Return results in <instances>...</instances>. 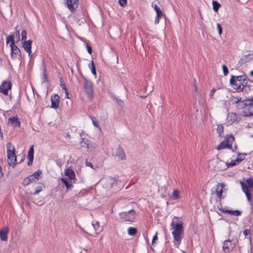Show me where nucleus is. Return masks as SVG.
I'll use <instances>...</instances> for the list:
<instances>
[{
    "label": "nucleus",
    "instance_id": "23",
    "mask_svg": "<svg viewBox=\"0 0 253 253\" xmlns=\"http://www.w3.org/2000/svg\"><path fill=\"white\" fill-rule=\"evenodd\" d=\"M242 114L244 117L253 116V106L245 108L242 112Z\"/></svg>",
    "mask_w": 253,
    "mask_h": 253
},
{
    "label": "nucleus",
    "instance_id": "20",
    "mask_svg": "<svg viewBox=\"0 0 253 253\" xmlns=\"http://www.w3.org/2000/svg\"><path fill=\"white\" fill-rule=\"evenodd\" d=\"M65 174L71 180H74L76 179L75 173L70 167L67 168V169L65 170Z\"/></svg>",
    "mask_w": 253,
    "mask_h": 253
},
{
    "label": "nucleus",
    "instance_id": "53",
    "mask_svg": "<svg viewBox=\"0 0 253 253\" xmlns=\"http://www.w3.org/2000/svg\"><path fill=\"white\" fill-rule=\"evenodd\" d=\"M250 233V231L248 229H245L244 231H243V234L245 236H247Z\"/></svg>",
    "mask_w": 253,
    "mask_h": 253
},
{
    "label": "nucleus",
    "instance_id": "14",
    "mask_svg": "<svg viewBox=\"0 0 253 253\" xmlns=\"http://www.w3.org/2000/svg\"><path fill=\"white\" fill-rule=\"evenodd\" d=\"M253 59V54H249L248 55H245L242 57L239 60L238 64L240 66H242L244 64L250 61Z\"/></svg>",
    "mask_w": 253,
    "mask_h": 253
},
{
    "label": "nucleus",
    "instance_id": "18",
    "mask_svg": "<svg viewBox=\"0 0 253 253\" xmlns=\"http://www.w3.org/2000/svg\"><path fill=\"white\" fill-rule=\"evenodd\" d=\"M32 41L31 40H28L27 41H24L23 44V47L25 50L28 53L29 55H31V47H32Z\"/></svg>",
    "mask_w": 253,
    "mask_h": 253
},
{
    "label": "nucleus",
    "instance_id": "3",
    "mask_svg": "<svg viewBox=\"0 0 253 253\" xmlns=\"http://www.w3.org/2000/svg\"><path fill=\"white\" fill-rule=\"evenodd\" d=\"M15 148L13 145L9 143L7 145V155L8 164L10 166H13L16 164V156L15 153Z\"/></svg>",
    "mask_w": 253,
    "mask_h": 253
},
{
    "label": "nucleus",
    "instance_id": "48",
    "mask_svg": "<svg viewBox=\"0 0 253 253\" xmlns=\"http://www.w3.org/2000/svg\"><path fill=\"white\" fill-rule=\"evenodd\" d=\"M42 190V187L40 186L36 187L35 192L33 193L34 195H37Z\"/></svg>",
    "mask_w": 253,
    "mask_h": 253
},
{
    "label": "nucleus",
    "instance_id": "17",
    "mask_svg": "<svg viewBox=\"0 0 253 253\" xmlns=\"http://www.w3.org/2000/svg\"><path fill=\"white\" fill-rule=\"evenodd\" d=\"M116 156L121 160H125L126 159V154L124 149L119 147L116 152Z\"/></svg>",
    "mask_w": 253,
    "mask_h": 253
},
{
    "label": "nucleus",
    "instance_id": "45",
    "mask_svg": "<svg viewBox=\"0 0 253 253\" xmlns=\"http://www.w3.org/2000/svg\"><path fill=\"white\" fill-rule=\"evenodd\" d=\"M119 4L122 7H125L127 4V0H119Z\"/></svg>",
    "mask_w": 253,
    "mask_h": 253
},
{
    "label": "nucleus",
    "instance_id": "51",
    "mask_svg": "<svg viewBox=\"0 0 253 253\" xmlns=\"http://www.w3.org/2000/svg\"><path fill=\"white\" fill-rule=\"evenodd\" d=\"M158 240V236H157V233L153 236L152 241V244L153 245H154L155 241Z\"/></svg>",
    "mask_w": 253,
    "mask_h": 253
},
{
    "label": "nucleus",
    "instance_id": "27",
    "mask_svg": "<svg viewBox=\"0 0 253 253\" xmlns=\"http://www.w3.org/2000/svg\"><path fill=\"white\" fill-rule=\"evenodd\" d=\"M61 181L65 184L67 190L71 189L73 187L72 183L69 182V180L67 178H62Z\"/></svg>",
    "mask_w": 253,
    "mask_h": 253
},
{
    "label": "nucleus",
    "instance_id": "30",
    "mask_svg": "<svg viewBox=\"0 0 253 253\" xmlns=\"http://www.w3.org/2000/svg\"><path fill=\"white\" fill-rule=\"evenodd\" d=\"M179 198V196L178 190L177 189H174L172 193V195L170 196V198L172 200H176V199H178Z\"/></svg>",
    "mask_w": 253,
    "mask_h": 253
},
{
    "label": "nucleus",
    "instance_id": "44",
    "mask_svg": "<svg viewBox=\"0 0 253 253\" xmlns=\"http://www.w3.org/2000/svg\"><path fill=\"white\" fill-rule=\"evenodd\" d=\"M222 68L224 75L227 76L229 73L227 67L225 65H223Z\"/></svg>",
    "mask_w": 253,
    "mask_h": 253
},
{
    "label": "nucleus",
    "instance_id": "29",
    "mask_svg": "<svg viewBox=\"0 0 253 253\" xmlns=\"http://www.w3.org/2000/svg\"><path fill=\"white\" fill-rule=\"evenodd\" d=\"M213 9L215 12H217L221 7V4L217 1L212 0V1Z\"/></svg>",
    "mask_w": 253,
    "mask_h": 253
},
{
    "label": "nucleus",
    "instance_id": "43",
    "mask_svg": "<svg viewBox=\"0 0 253 253\" xmlns=\"http://www.w3.org/2000/svg\"><path fill=\"white\" fill-rule=\"evenodd\" d=\"M27 32L25 30H23L22 31V32H21V37H22V38H21V40L22 41H26V39H27Z\"/></svg>",
    "mask_w": 253,
    "mask_h": 253
},
{
    "label": "nucleus",
    "instance_id": "37",
    "mask_svg": "<svg viewBox=\"0 0 253 253\" xmlns=\"http://www.w3.org/2000/svg\"><path fill=\"white\" fill-rule=\"evenodd\" d=\"M33 182L30 177L28 176L25 178L22 182L23 185L26 186L28 185L30 183Z\"/></svg>",
    "mask_w": 253,
    "mask_h": 253
},
{
    "label": "nucleus",
    "instance_id": "54",
    "mask_svg": "<svg viewBox=\"0 0 253 253\" xmlns=\"http://www.w3.org/2000/svg\"><path fill=\"white\" fill-rule=\"evenodd\" d=\"M246 194V196L248 201L249 202H251L252 198H251V196L250 194H249V192L247 193V194Z\"/></svg>",
    "mask_w": 253,
    "mask_h": 253
},
{
    "label": "nucleus",
    "instance_id": "13",
    "mask_svg": "<svg viewBox=\"0 0 253 253\" xmlns=\"http://www.w3.org/2000/svg\"><path fill=\"white\" fill-rule=\"evenodd\" d=\"M66 4L68 8L73 12L78 6V0H67Z\"/></svg>",
    "mask_w": 253,
    "mask_h": 253
},
{
    "label": "nucleus",
    "instance_id": "10",
    "mask_svg": "<svg viewBox=\"0 0 253 253\" xmlns=\"http://www.w3.org/2000/svg\"><path fill=\"white\" fill-rule=\"evenodd\" d=\"M8 124L10 125L14 128L19 127L20 126V123L17 116L10 117L8 119Z\"/></svg>",
    "mask_w": 253,
    "mask_h": 253
},
{
    "label": "nucleus",
    "instance_id": "12",
    "mask_svg": "<svg viewBox=\"0 0 253 253\" xmlns=\"http://www.w3.org/2000/svg\"><path fill=\"white\" fill-rule=\"evenodd\" d=\"M60 97L57 94L52 95L51 97V107L53 109H57L59 107Z\"/></svg>",
    "mask_w": 253,
    "mask_h": 253
},
{
    "label": "nucleus",
    "instance_id": "46",
    "mask_svg": "<svg viewBox=\"0 0 253 253\" xmlns=\"http://www.w3.org/2000/svg\"><path fill=\"white\" fill-rule=\"evenodd\" d=\"M60 86H61V88L64 90H66V89H67L65 83L62 81V78L60 79Z\"/></svg>",
    "mask_w": 253,
    "mask_h": 253
},
{
    "label": "nucleus",
    "instance_id": "49",
    "mask_svg": "<svg viewBox=\"0 0 253 253\" xmlns=\"http://www.w3.org/2000/svg\"><path fill=\"white\" fill-rule=\"evenodd\" d=\"M162 17V16H159L158 15H156V17L155 19V24L156 25L158 24L159 23L160 19Z\"/></svg>",
    "mask_w": 253,
    "mask_h": 253
},
{
    "label": "nucleus",
    "instance_id": "33",
    "mask_svg": "<svg viewBox=\"0 0 253 253\" xmlns=\"http://www.w3.org/2000/svg\"><path fill=\"white\" fill-rule=\"evenodd\" d=\"M80 143H81V145L82 147H86L87 148H89V144L88 143V139L82 138V141H81Z\"/></svg>",
    "mask_w": 253,
    "mask_h": 253
},
{
    "label": "nucleus",
    "instance_id": "15",
    "mask_svg": "<svg viewBox=\"0 0 253 253\" xmlns=\"http://www.w3.org/2000/svg\"><path fill=\"white\" fill-rule=\"evenodd\" d=\"M9 232L8 227H4L0 230V239L2 241H6L8 239L7 234Z\"/></svg>",
    "mask_w": 253,
    "mask_h": 253
},
{
    "label": "nucleus",
    "instance_id": "56",
    "mask_svg": "<svg viewBox=\"0 0 253 253\" xmlns=\"http://www.w3.org/2000/svg\"><path fill=\"white\" fill-rule=\"evenodd\" d=\"M65 92L66 95V97L67 98H69V92L68 91L67 89H66V90H65Z\"/></svg>",
    "mask_w": 253,
    "mask_h": 253
},
{
    "label": "nucleus",
    "instance_id": "21",
    "mask_svg": "<svg viewBox=\"0 0 253 253\" xmlns=\"http://www.w3.org/2000/svg\"><path fill=\"white\" fill-rule=\"evenodd\" d=\"M106 187L111 188L117 185V181L115 178L109 177L106 179Z\"/></svg>",
    "mask_w": 253,
    "mask_h": 253
},
{
    "label": "nucleus",
    "instance_id": "31",
    "mask_svg": "<svg viewBox=\"0 0 253 253\" xmlns=\"http://www.w3.org/2000/svg\"><path fill=\"white\" fill-rule=\"evenodd\" d=\"M217 133H218L219 136H221L223 134L224 132V127L222 125H217L216 128Z\"/></svg>",
    "mask_w": 253,
    "mask_h": 253
},
{
    "label": "nucleus",
    "instance_id": "32",
    "mask_svg": "<svg viewBox=\"0 0 253 253\" xmlns=\"http://www.w3.org/2000/svg\"><path fill=\"white\" fill-rule=\"evenodd\" d=\"M42 67H43V77L42 80L43 82H45L47 81L48 79V76L46 74V67L44 63H43L42 64Z\"/></svg>",
    "mask_w": 253,
    "mask_h": 253
},
{
    "label": "nucleus",
    "instance_id": "7",
    "mask_svg": "<svg viewBox=\"0 0 253 253\" xmlns=\"http://www.w3.org/2000/svg\"><path fill=\"white\" fill-rule=\"evenodd\" d=\"M12 84L10 82L6 81L2 82L0 86V92L5 95H7L8 91L11 89Z\"/></svg>",
    "mask_w": 253,
    "mask_h": 253
},
{
    "label": "nucleus",
    "instance_id": "19",
    "mask_svg": "<svg viewBox=\"0 0 253 253\" xmlns=\"http://www.w3.org/2000/svg\"><path fill=\"white\" fill-rule=\"evenodd\" d=\"M34 146H32L28 152L27 158L28 159V165L29 166H31L32 165L33 159H34Z\"/></svg>",
    "mask_w": 253,
    "mask_h": 253
},
{
    "label": "nucleus",
    "instance_id": "9",
    "mask_svg": "<svg viewBox=\"0 0 253 253\" xmlns=\"http://www.w3.org/2000/svg\"><path fill=\"white\" fill-rule=\"evenodd\" d=\"M238 104V108H243L244 109L245 108H248L253 106V97L251 99L245 100L244 101H238L236 102Z\"/></svg>",
    "mask_w": 253,
    "mask_h": 253
},
{
    "label": "nucleus",
    "instance_id": "16",
    "mask_svg": "<svg viewBox=\"0 0 253 253\" xmlns=\"http://www.w3.org/2000/svg\"><path fill=\"white\" fill-rule=\"evenodd\" d=\"M218 210L224 213H229L230 215H235V216H239L241 214V212L239 210H226L225 209L221 207L219 208Z\"/></svg>",
    "mask_w": 253,
    "mask_h": 253
},
{
    "label": "nucleus",
    "instance_id": "4",
    "mask_svg": "<svg viewBox=\"0 0 253 253\" xmlns=\"http://www.w3.org/2000/svg\"><path fill=\"white\" fill-rule=\"evenodd\" d=\"M234 140V137L232 135H228L216 147V149L220 150L225 148H232V143Z\"/></svg>",
    "mask_w": 253,
    "mask_h": 253
},
{
    "label": "nucleus",
    "instance_id": "24",
    "mask_svg": "<svg viewBox=\"0 0 253 253\" xmlns=\"http://www.w3.org/2000/svg\"><path fill=\"white\" fill-rule=\"evenodd\" d=\"M92 225L94 228L95 233L97 234H98L103 230L102 226L100 225L98 221H92Z\"/></svg>",
    "mask_w": 253,
    "mask_h": 253
},
{
    "label": "nucleus",
    "instance_id": "40",
    "mask_svg": "<svg viewBox=\"0 0 253 253\" xmlns=\"http://www.w3.org/2000/svg\"><path fill=\"white\" fill-rule=\"evenodd\" d=\"M246 182L249 187H253V178H247Z\"/></svg>",
    "mask_w": 253,
    "mask_h": 253
},
{
    "label": "nucleus",
    "instance_id": "55",
    "mask_svg": "<svg viewBox=\"0 0 253 253\" xmlns=\"http://www.w3.org/2000/svg\"><path fill=\"white\" fill-rule=\"evenodd\" d=\"M215 88H213L211 90V92H210V96H212L213 94L214 93L215 91Z\"/></svg>",
    "mask_w": 253,
    "mask_h": 253
},
{
    "label": "nucleus",
    "instance_id": "52",
    "mask_svg": "<svg viewBox=\"0 0 253 253\" xmlns=\"http://www.w3.org/2000/svg\"><path fill=\"white\" fill-rule=\"evenodd\" d=\"M85 165L87 167H89L91 168H93V165L91 163V162H88V161H86L85 162Z\"/></svg>",
    "mask_w": 253,
    "mask_h": 253
},
{
    "label": "nucleus",
    "instance_id": "41",
    "mask_svg": "<svg viewBox=\"0 0 253 253\" xmlns=\"http://www.w3.org/2000/svg\"><path fill=\"white\" fill-rule=\"evenodd\" d=\"M91 65V73L94 75V76H96V70H95V65L94 64V63H93V61H92L91 63L90 64Z\"/></svg>",
    "mask_w": 253,
    "mask_h": 253
},
{
    "label": "nucleus",
    "instance_id": "50",
    "mask_svg": "<svg viewBox=\"0 0 253 253\" xmlns=\"http://www.w3.org/2000/svg\"><path fill=\"white\" fill-rule=\"evenodd\" d=\"M217 29H218V34L219 35H221V33H222V27L221 26V25L219 23H217Z\"/></svg>",
    "mask_w": 253,
    "mask_h": 253
},
{
    "label": "nucleus",
    "instance_id": "35",
    "mask_svg": "<svg viewBox=\"0 0 253 253\" xmlns=\"http://www.w3.org/2000/svg\"><path fill=\"white\" fill-rule=\"evenodd\" d=\"M6 43L7 44L9 42H10L11 43L10 45H12L13 43V45H15L14 44V36L12 35H10L8 36L6 39Z\"/></svg>",
    "mask_w": 253,
    "mask_h": 253
},
{
    "label": "nucleus",
    "instance_id": "8",
    "mask_svg": "<svg viewBox=\"0 0 253 253\" xmlns=\"http://www.w3.org/2000/svg\"><path fill=\"white\" fill-rule=\"evenodd\" d=\"M84 87L85 93L88 95L89 97L91 96L92 95L93 92L92 82L90 81L85 79L84 83Z\"/></svg>",
    "mask_w": 253,
    "mask_h": 253
},
{
    "label": "nucleus",
    "instance_id": "2",
    "mask_svg": "<svg viewBox=\"0 0 253 253\" xmlns=\"http://www.w3.org/2000/svg\"><path fill=\"white\" fill-rule=\"evenodd\" d=\"M230 83L234 86V88L243 90L245 87L250 86L253 82L248 79L246 75L238 76L232 75Z\"/></svg>",
    "mask_w": 253,
    "mask_h": 253
},
{
    "label": "nucleus",
    "instance_id": "36",
    "mask_svg": "<svg viewBox=\"0 0 253 253\" xmlns=\"http://www.w3.org/2000/svg\"><path fill=\"white\" fill-rule=\"evenodd\" d=\"M241 161H242V159H240L238 158H237L236 159V160H235L234 161H233V162H232L231 163H227V165L228 168L229 167H233L234 166H235V165H237Z\"/></svg>",
    "mask_w": 253,
    "mask_h": 253
},
{
    "label": "nucleus",
    "instance_id": "58",
    "mask_svg": "<svg viewBox=\"0 0 253 253\" xmlns=\"http://www.w3.org/2000/svg\"><path fill=\"white\" fill-rule=\"evenodd\" d=\"M0 173H1V176L3 175V173L2 172V169H1V168L0 166Z\"/></svg>",
    "mask_w": 253,
    "mask_h": 253
},
{
    "label": "nucleus",
    "instance_id": "5",
    "mask_svg": "<svg viewBox=\"0 0 253 253\" xmlns=\"http://www.w3.org/2000/svg\"><path fill=\"white\" fill-rule=\"evenodd\" d=\"M136 212L134 210L119 213V218L123 221L133 222L135 219Z\"/></svg>",
    "mask_w": 253,
    "mask_h": 253
},
{
    "label": "nucleus",
    "instance_id": "1",
    "mask_svg": "<svg viewBox=\"0 0 253 253\" xmlns=\"http://www.w3.org/2000/svg\"><path fill=\"white\" fill-rule=\"evenodd\" d=\"M170 227L173 238L174 246L178 248L184 235L183 222L178 217L175 216L170 222Z\"/></svg>",
    "mask_w": 253,
    "mask_h": 253
},
{
    "label": "nucleus",
    "instance_id": "59",
    "mask_svg": "<svg viewBox=\"0 0 253 253\" xmlns=\"http://www.w3.org/2000/svg\"><path fill=\"white\" fill-rule=\"evenodd\" d=\"M2 61V59L0 57V62Z\"/></svg>",
    "mask_w": 253,
    "mask_h": 253
},
{
    "label": "nucleus",
    "instance_id": "57",
    "mask_svg": "<svg viewBox=\"0 0 253 253\" xmlns=\"http://www.w3.org/2000/svg\"><path fill=\"white\" fill-rule=\"evenodd\" d=\"M249 75L250 76L253 77V70L250 72Z\"/></svg>",
    "mask_w": 253,
    "mask_h": 253
},
{
    "label": "nucleus",
    "instance_id": "11",
    "mask_svg": "<svg viewBox=\"0 0 253 253\" xmlns=\"http://www.w3.org/2000/svg\"><path fill=\"white\" fill-rule=\"evenodd\" d=\"M225 187V184L223 183H218L216 185V188L214 193L216 194L217 197L221 199L223 193V189Z\"/></svg>",
    "mask_w": 253,
    "mask_h": 253
},
{
    "label": "nucleus",
    "instance_id": "42",
    "mask_svg": "<svg viewBox=\"0 0 253 253\" xmlns=\"http://www.w3.org/2000/svg\"><path fill=\"white\" fill-rule=\"evenodd\" d=\"M241 185L242 186V190H243V192L245 194H247V193H249L248 188L247 187V186L245 185V183L243 182H242V181L241 182Z\"/></svg>",
    "mask_w": 253,
    "mask_h": 253
},
{
    "label": "nucleus",
    "instance_id": "34",
    "mask_svg": "<svg viewBox=\"0 0 253 253\" xmlns=\"http://www.w3.org/2000/svg\"><path fill=\"white\" fill-rule=\"evenodd\" d=\"M15 32L13 33V36L14 37L15 36L16 39L17 40V41H19L20 39V30L18 29V27L16 26L15 28Z\"/></svg>",
    "mask_w": 253,
    "mask_h": 253
},
{
    "label": "nucleus",
    "instance_id": "47",
    "mask_svg": "<svg viewBox=\"0 0 253 253\" xmlns=\"http://www.w3.org/2000/svg\"><path fill=\"white\" fill-rule=\"evenodd\" d=\"M85 47L86 48L87 52L89 54H91L92 50V48H91V46L90 45H89L88 43H85Z\"/></svg>",
    "mask_w": 253,
    "mask_h": 253
},
{
    "label": "nucleus",
    "instance_id": "25",
    "mask_svg": "<svg viewBox=\"0 0 253 253\" xmlns=\"http://www.w3.org/2000/svg\"><path fill=\"white\" fill-rule=\"evenodd\" d=\"M232 245L231 241L230 240H226L224 241L223 244L222 250L225 253H229L230 251L229 248Z\"/></svg>",
    "mask_w": 253,
    "mask_h": 253
},
{
    "label": "nucleus",
    "instance_id": "22",
    "mask_svg": "<svg viewBox=\"0 0 253 253\" xmlns=\"http://www.w3.org/2000/svg\"><path fill=\"white\" fill-rule=\"evenodd\" d=\"M237 120V117L235 113H230L227 115L226 120L229 125H232Z\"/></svg>",
    "mask_w": 253,
    "mask_h": 253
},
{
    "label": "nucleus",
    "instance_id": "28",
    "mask_svg": "<svg viewBox=\"0 0 253 253\" xmlns=\"http://www.w3.org/2000/svg\"><path fill=\"white\" fill-rule=\"evenodd\" d=\"M137 232V229L134 227H130L127 229V233L130 236H135Z\"/></svg>",
    "mask_w": 253,
    "mask_h": 253
},
{
    "label": "nucleus",
    "instance_id": "39",
    "mask_svg": "<svg viewBox=\"0 0 253 253\" xmlns=\"http://www.w3.org/2000/svg\"><path fill=\"white\" fill-rule=\"evenodd\" d=\"M154 9L157 13V15L163 16V14L160 7L157 5H154Z\"/></svg>",
    "mask_w": 253,
    "mask_h": 253
},
{
    "label": "nucleus",
    "instance_id": "38",
    "mask_svg": "<svg viewBox=\"0 0 253 253\" xmlns=\"http://www.w3.org/2000/svg\"><path fill=\"white\" fill-rule=\"evenodd\" d=\"M90 118L92 121L93 125L95 127H99L100 126H99V123H98V121L97 120V119L93 116H90Z\"/></svg>",
    "mask_w": 253,
    "mask_h": 253
},
{
    "label": "nucleus",
    "instance_id": "26",
    "mask_svg": "<svg viewBox=\"0 0 253 253\" xmlns=\"http://www.w3.org/2000/svg\"><path fill=\"white\" fill-rule=\"evenodd\" d=\"M42 173L41 170H37L32 174L30 175L29 176L33 182H36L39 179L40 175Z\"/></svg>",
    "mask_w": 253,
    "mask_h": 253
},
{
    "label": "nucleus",
    "instance_id": "6",
    "mask_svg": "<svg viewBox=\"0 0 253 253\" xmlns=\"http://www.w3.org/2000/svg\"><path fill=\"white\" fill-rule=\"evenodd\" d=\"M11 47V56L13 59H21L22 58L21 52L19 48L16 45H10Z\"/></svg>",
    "mask_w": 253,
    "mask_h": 253
}]
</instances>
